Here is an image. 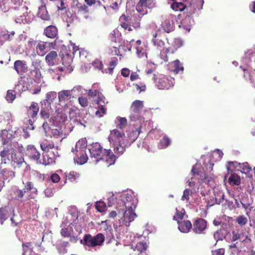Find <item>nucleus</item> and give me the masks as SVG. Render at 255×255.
Listing matches in <instances>:
<instances>
[{
  "mask_svg": "<svg viewBox=\"0 0 255 255\" xmlns=\"http://www.w3.org/2000/svg\"><path fill=\"white\" fill-rule=\"evenodd\" d=\"M88 149L90 151V156L97 158L96 161L102 160L103 157L105 156L106 161L108 164V166L114 164L116 160V156L112 152L111 149L103 148L99 142H94L89 144Z\"/></svg>",
  "mask_w": 255,
  "mask_h": 255,
  "instance_id": "f257e3e1",
  "label": "nucleus"
},
{
  "mask_svg": "<svg viewBox=\"0 0 255 255\" xmlns=\"http://www.w3.org/2000/svg\"><path fill=\"white\" fill-rule=\"evenodd\" d=\"M110 140L114 144V151L117 155H121L124 153L127 146L125 134L123 130L119 128L113 129L110 134Z\"/></svg>",
  "mask_w": 255,
  "mask_h": 255,
  "instance_id": "f03ea898",
  "label": "nucleus"
},
{
  "mask_svg": "<svg viewBox=\"0 0 255 255\" xmlns=\"http://www.w3.org/2000/svg\"><path fill=\"white\" fill-rule=\"evenodd\" d=\"M105 240V236L102 233H98L95 236L86 234L80 240V244L90 248H94V247L103 246Z\"/></svg>",
  "mask_w": 255,
  "mask_h": 255,
  "instance_id": "7ed1b4c3",
  "label": "nucleus"
},
{
  "mask_svg": "<svg viewBox=\"0 0 255 255\" xmlns=\"http://www.w3.org/2000/svg\"><path fill=\"white\" fill-rule=\"evenodd\" d=\"M14 15L16 17L15 21L17 23H28L31 22L32 15L26 5L23 2L18 7L16 11H14Z\"/></svg>",
  "mask_w": 255,
  "mask_h": 255,
  "instance_id": "20e7f679",
  "label": "nucleus"
},
{
  "mask_svg": "<svg viewBox=\"0 0 255 255\" xmlns=\"http://www.w3.org/2000/svg\"><path fill=\"white\" fill-rule=\"evenodd\" d=\"M204 3V0H189L187 4H185L187 13L185 20H191V15L195 13L197 9H201Z\"/></svg>",
  "mask_w": 255,
  "mask_h": 255,
  "instance_id": "39448f33",
  "label": "nucleus"
},
{
  "mask_svg": "<svg viewBox=\"0 0 255 255\" xmlns=\"http://www.w3.org/2000/svg\"><path fill=\"white\" fill-rule=\"evenodd\" d=\"M144 108V104L142 101L135 100L132 102L130 108V114L129 118L131 121L136 120H144L143 118L140 115V112Z\"/></svg>",
  "mask_w": 255,
  "mask_h": 255,
  "instance_id": "423d86ee",
  "label": "nucleus"
},
{
  "mask_svg": "<svg viewBox=\"0 0 255 255\" xmlns=\"http://www.w3.org/2000/svg\"><path fill=\"white\" fill-rule=\"evenodd\" d=\"M137 203V199L136 198L131 195V194H125L123 198V199L119 203L122 205L123 208L120 210L123 211L126 210H134L135 208Z\"/></svg>",
  "mask_w": 255,
  "mask_h": 255,
  "instance_id": "0eeeda50",
  "label": "nucleus"
},
{
  "mask_svg": "<svg viewBox=\"0 0 255 255\" xmlns=\"http://www.w3.org/2000/svg\"><path fill=\"white\" fill-rule=\"evenodd\" d=\"M174 78L162 75L159 77L158 81L156 82V86L159 89H169L174 86Z\"/></svg>",
  "mask_w": 255,
  "mask_h": 255,
  "instance_id": "6e6552de",
  "label": "nucleus"
},
{
  "mask_svg": "<svg viewBox=\"0 0 255 255\" xmlns=\"http://www.w3.org/2000/svg\"><path fill=\"white\" fill-rule=\"evenodd\" d=\"M16 145H18L17 141L9 143L6 146H4L3 150L0 152V155L3 160L5 162L6 158L8 159V155H11V159L12 160L13 156L16 155V151L14 148H16Z\"/></svg>",
  "mask_w": 255,
  "mask_h": 255,
  "instance_id": "1a4fd4ad",
  "label": "nucleus"
},
{
  "mask_svg": "<svg viewBox=\"0 0 255 255\" xmlns=\"http://www.w3.org/2000/svg\"><path fill=\"white\" fill-rule=\"evenodd\" d=\"M57 156H59V152L58 151V146H56L55 151L46 152L43 155V159L41 160V164L48 165L54 162Z\"/></svg>",
  "mask_w": 255,
  "mask_h": 255,
  "instance_id": "9d476101",
  "label": "nucleus"
},
{
  "mask_svg": "<svg viewBox=\"0 0 255 255\" xmlns=\"http://www.w3.org/2000/svg\"><path fill=\"white\" fill-rule=\"evenodd\" d=\"M15 176V172L11 171V170H8L7 169H3L2 170H0V191L1 190L2 187L4 186L5 180L9 181Z\"/></svg>",
  "mask_w": 255,
  "mask_h": 255,
  "instance_id": "9b49d317",
  "label": "nucleus"
},
{
  "mask_svg": "<svg viewBox=\"0 0 255 255\" xmlns=\"http://www.w3.org/2000/svg\"><path fill=\"white\" fill-rule=\"evenodd\" d=\"M27 154L31 160H35L37 164H41V154L33 145H28L27 148Z\"/></svg>",
  "mask_w": 255,
  "mask_h": 255,
  "instance_id": "f8f14e48",
  "label": "nucleus"
},
{
  "mask_svg": "<svg viewBox=\"0 0 255 255\" xmlns=\"http://www.w3.org/2000/svg\"><path fill=\"white\" fill-rule=\"evenodd\" d=\"M207 221L203 218H198L193 223V230L194 232L201 234L207 228Z\"/></svg>",
  "mask_w": 255,
  "mask_h": 255,
  "instance_id": "ddd939ff",
  "label": "nucleus"
},
{
  "mask_svg": "<svg viewBox=\"0 0 255 255\" xmlns=\"http://www.w3.org/2000/svg\"><path fill=\"white\" fill-rule=\"evenodd\" d=\"M123 215V222L126 226H129V223L132 222L136 217V214L133 210L125 209Z\"/></svg>",
  "mask_w": 255,
  "mask_h": 255,
  "instance_id": "4468645a",
  "label": "nucleus"
},
{
  "mask_svg": "<svg viewBox=\"0 0 255 255\" xmlns=\"http://www.w3.org/2000/svg\"><path fill=\"white\" fill-rule=\"evenodd\" d=\"M131 20V17L125 13H123L119 18L121 26L124 29H128V31L133 30L130 24Z\"/></svg>",
  "mask_w": 255,
  "mask_h": 255,
  "instance_id": "2eb2a0df",
  "label": "nucleus"
},
{
  "mask_svg": "<svg viewBox=\"0 0 255 255\" xmlns=\"http://www.w3.org/2000/svg\"><path fill=\"white\" fill-rule=\"evenodd\" d=\"M20 130L15 131L14 132L12 130H7V129H2L0 134V137L3 141V143H8L9 140L15 138V134L19 133Z\"/></svg>",
  "mask_w": 255,
  "mask_h": 255,
  "instance_id": "dca6fc26",
  "label": "nucleus"
},
{
  "mask_svg": "<svg viewBox=\"0 0 255 255\" xmlns=\"http://www.w3.org/2000/svg\"><path fill=\"white\" fill-rule=\"evenodd\" d=\"M14 69L20 75L25 73L28 70L26 61L16 60L14 63Z\"/></svg>",
  "mask_w": 255,
  "mask_h": 255,
  "instance_id": "f3484780",
  "label": "nucleus"
},
{
  "mask_svg": "<svg viewBox=\"0 0 255 255\" xmlns=\"http://www.w3.org/2000/svg\"><path fill=\"white\" fill-rule=\"evenodd\" d=\"M168 69L174 73L177 74L180 72H183L184 66H183L179 60L176 59L168 64Z\"/></svg>",
  "mask_w": 255,
  "mask_h": 255,
  "instance_id": "a211bd4d",
  "label": "nucleus"
},
{
  "mask_svg": "<svg viewBox=\"0 0 255 255\" xmlns=\"http://www.w3.org/2000/svg\"><path fill=\"white\" fill-rule=\"evenodd\" d=\"M88 157L85 149H80L76 156L74 157V160L79 164H83L87 162Z\"/></svg>",
  "mask_w": 255,
  "mask_h": 255,
  "instance_id": "6ab92c4d",
  "label": "nucleus"
},
{
  "mask_svg": "<svg viewBox=\"0 0 255 255\" xmlns=\"http://www.w3.org/2000/svg\"><path fill=\"white\" fill-rule=\"evenodd\" d=\"M44 34L49 38L57 37L58 29L55 25H48L44 29Z\"/></svg>",
  "mask_w": 255,
  "mask_h": 255,
  "instance_id": "aec40b11",
  "label": "nucleus"
},
{
  "mask_svg": "<svg viewBox=\"0 0 255 255\" xmlns=\"http://www.w3.org/2000/svg\"><path fill=\"white\" fill-rule=\"evenodd\" d=\"M72 58L69 54H66L62 57V64L64 66L66 72H71L73 68L71 65Z\"/></svg>",
  "mask_w": 255,
  "mask_h": 255,
  "instance_id": "412c9836",
  "label": "nucleus"
},
{
  "mask_svg": "<svg viewBox=\"0 0 255 255\" xmlns=\"http://www.w3.org/2000/svg\"><path fill=\"white\" fill-rule=\"evenodd\" d=\"M45 61L49 65H54L58 62V54L55 51H51L45 56Z\"/></svg>",
  "mask_w": 255,
  "mask_h": 255,
  "instance_id": "4be33fe9",
  "label": "nucleus"
},
{
  "mask_svg": "<svg viewBox=\"0 0 255 255\" xmlns=\"http://www.w3.org/2000/svg\"><path fill=\"white\" fill-rule=\"evenodd\" d=\"M39 111V107L38 103L33 102L31 103V105L29 106L27 110V113L28 115H30L33 119H34V118H36Z\"/></svg>",
  "mask_w": 255,
  "mask_h": 255,
  "instance_id": "5701e85b",
  "label": "nucleus"
},
{
  "mask_svg": "<svg viewBox=\"0 0 255 255\" xmlns=\"http://www.w3.org/2000/svg\"><path fill=\"white\" fill-rule=\"evenodd\" d=\"M141 126H139L138 128H136L135 129H134L131 131V132L129 133L128 138L126 139L127 145L128 143H132V142L134 141V140L136 139L139 133L141 132Z\"/></svg>",
  "mask_w": 255,
  "mask_h": 255,
  "instance_id": "b1692460",
  "label": "nucleus"
},
{
  "mask_svg": "<svg viewBox=\"0 0 255 255\" xmlns=\"http://www.w3.org/2000/svg\"><path fill=\"white\" fill-rule=\"evenodd\" d=\"M192 227L190 220H182L179 222L178 228L181 232L187 233L190 232Z\"/></svg>",
  "mask_w": 255,
  "mask_h": 255,
  "instance_id": "393cba45",
  "label": "nucleus"
},
{
  "mask_svg": "<svg viewBox=\"0 0 255 255\" xmlns=\"http://www.w3.org/2000/svg\"><path fill=\"white\" fill-rule=\"evenodd\" d=\"M161 28L164 32L169 33L172 32L174 29V25L172 21L170 19H166L162 22L161 24Z\"/></svg>",
  "mask_w": 255,
  "mask_h": 255,
  "instance_id": "a878e982",
  "label": "nucleus"
},
{
  "mask_svg": "<svg viewBox=\"0 0 255 255\" xmlns=\"http://www.w3.org/2000/svg\"><path fill=\"white\" fill-rule=\"evenodd\" d=\"M241 181V177L237 173H232L228 177V183L231 186H238L240 184Z\"/></svg>",
  "mask_w": 255,
  "mask_h": 255,
  "instance_id": "bb28decb",
  "label": "nucleus"
},
{
  "mask_svg": "<svg viewBox=\"0 0 255 255\" xmlns=\"http://www.w3.org/2000/svg\"><path fill=\"white\" fill-rule=\"evenodd\" d=\"M72 94L70 90H62L58 92V99L60 101H70Z\"/></svg>",
  "mask_w": 255,
  "mask_h": 255,
  "instance_id": "cd10ccee",
  "label": "nucleus"
},
{
  "mask_svg": "<svg viewBox=\"0 0 255 255\" xmlns=\"http://www.w3.org/2000/svg\"><path fill=\"white\" fill-rule=\"evenodd\" d=\"M40 147L42 150L47 152H50V149L54 148L55 145L53 141H49L47 139H45L40 143Z\"/></svg>",
  "mask_w": 255,
  "mask_h": 255,
  "instance_id": "c85d7f7f",
  "label": "nucleus"
},
{
  "mask_svg": "<svg viewBox=\"0 0 255 255\" xmlns=\"http://www.w3.org/2000/svg\"><path fill=\"white\" fill-rule=\"evenodd\" d=\"M118 59L117 57H112L111 58V60L109 62V67L108 68H106L103 72L105 73L112 74L113 72V70L115 68L116 65L118 64Z\"/></svg>",
  "mask_w": 255,
  "mask_h": 255,
  "instance_id": "c756f323",
  "label": "nucleus"
},
{
  "mask_svg": "<svg viewBox=\"0 0 255 255\" xmlns=\"http://www.w3.org/2000/svg\"><path fill=\"white\" fill-rule=\"evenodd\" d=\"M57 93L55 92H48L46 95V99L43 101L44 105L48 104L47 107H50L51 102H53L54 99H56Z\"/></svg>",
  "mask_w": 255,
  "mask_h": 255,
  "instance_id": "7c9ffc66",
  "label": "nucleus"
},
{
  "mask_svg": "<svg viewBox=\"0 0 255 255\" xmlns=\"http://www.w3.org/2000/svg\"><path fill=\"white\" fill-rule=\"evenodd\" d=\"M11 0H0V8L4 12L11 10Z\"/></svg>",
  "mask_w": 255,
  "mask_h": 255,
  "instance_id": "2f4dec72",
  "label": "nucleus"
},
{
  "mask_svg": "<svg viewBox=\"0 0 255 255\" xmlns=\"http://www.w3.org/2000/svg\"><path fill=\"white\" fill-rule=\"evenodd\" d=\"M38 14L39 16L45 20H49L50 16L48 14L45 6H42L39 9Z\"/></svg>",
  "mask_w": 255,
  "mask_h": 255,
  "instance_id": "473e14b6",
  "label": "nucleus"
},
{
  "mask_svg": "<svg viewBox=\"0 0 255 255\" xmlns=\"http://www.w3.org/2000/svg\"><path fill=\"white\" fill-rule=\"evenodd\" d=\"M185 213L184 208H182L181 210L176 208V212L173 216V220L177 221L179 226V222H181L180 220L182 221L184 218V215Z\"/></svg>",
  "mask_w": 255,
  "mask_h": 255,
  "instance_id": "72a5a7b5",
  "label": "nucleus"
},
{
  "mask_svg": "<svg viewBox=\"0 0 255 255\" xmlns=\"http://www.w3.org/2000/svg\"><path fill=\"white\" fill-rule=\"evenodd\" d=\"M157 33L154 34V35H153L152 42L153 43L155 46H156L157 48L158 49L161 50V49L164 47L165 42H164V41L160 40V39L157 38Z\"/></svg>",
  "mask_w": 255,
  "mask_h": 255,
  "instance_id": "f704fd0d",
  "label": "nucleus"
},
{
  "mask_svg": "<svg viewBox=\"0 0 255 255\" xmlns=\"http://www.w3.org/2000/svg\"><path fill=\"white\" fill-rule=\"evenodd\" d=\"M88 95L90 96H95L96 95L98 96V99L96 101L97 104H100L101 101H103V99H105L104 96L101 93V92L98 91V90H90L88 91Z\"/></svg>",
  "mask_w": 255,
  "mask_h": 255,
  "instance_id": "c9c22d12",
  "label": "nucleus"
},
{
  "mask_svg": "<svg viewBox=\"0 0 255 255\" xmlns=\"http://www.w3.org/2000/svg\"><path fill=\"white\" fill-rule=\"evenodd\" d=\"M142 16H140V15H137V16H135L133 18H131V26L133 27L134 28H140V21Z\"/></svg>",
  "mask_w": 255,
  "mask_h": 255,
  "instance_id": "e433bc0d",
  "label": "nucleus"
},
{
  "mask_svg": "<svg viewBox=\"0 0 255 255\" xmlns=\"http://www.w3.org/2000/svg\"><path fill=\"white\" fill-rule=\"evenodd\" d=\"M117 121L118 122L117 127L119 128L120 130H123L127 127L128 121L126 118L118 117L117 118Z\"/></svg>",
  "mask_w": 255,
  "mask_h": 255,
  "instance_id": "4c0bfd02",
  "label": "nucleus"
},
{
  "mask_svg": "<svg viewBox=\"0 0 255 255\" xmlns=\"http://www.w3.org/2000/svg\"><path fill=\"white\" fill-rule=\"evenodd\" d=\"M45 42H39L36 46V50L37 51V53L39 55H41V56H43V55L45 54V50L46 48Z\"/></svg>",
  "mask_w": 255,
  "mask_h": 255,
  "instance_id": "58836bf2",
  "label": "nucleus"
},
{
  "mask_svg": "<svg viewBox=\"0 0 255 255\" xmlns=\"http://www.w3.org/2000/svg\"><path fill=\"white\" fill-rule=\"evenodd\" d=\"M171 139L167 136H164L160 140L159 147L160 148H165L171 143Z\"/></svg>",
  "mask_w": 255,
  "mask_h": 255,
  "instance_id": "ea45409f",
  "label": "nucleus"
},
{
  "mask_svg": "<svg viewBox=\"0 0 255 255\" xmlns=\"http://www.w3.org/2000/svg\"><path fill=\"white\" fill-rule=\"evenodd\" d=\"M172 9L174 10H179V11H183L185 10V4L182 2H178V1H173V3L171 5Z\"/></svg>",
  "mask_w": 255,
  "mask_h": 255,
  "instance_id": "a19ab883",
  "label": "nucleus"
},
{
  "mask_svg": "<svg viewBox=\"0 0 255 255\" xmlns=\"http://www.w3.org/2000/svg\"><path fill=\"white\" fill-rule=\"evenodd\" d=\"M43 102L42 103V107L41 108L40 116L42 119L47 120L48 119L50 116V114L49 113L48 107L46 108V107H43Z\"/></svg>",
  "mask_w": 255,
  "mask_h": 255,
  "instance_id": "79ce46f5",
  "label": "nucleus"
},
{
  "mask_svg": "<svg viewBox=\"0 0 255 255\" xmlns=\"http://www.w3.org/2000/svg\"><path fill=\"white\" fill-rule=\"evenodd\" d=\"M24 190L26 191H30L32 193H37V190L34 187L32 182H27L24 184Z\"/></svg>",
  "mask_w": 255,
  "mask_h": 255,
  "instance_id": "37998d69",
  "label": "nucleus"
},
{
  "mask_svg": "<svg viewBox=\"0 0 255 255\" xmlns=\"http://www.w3.org/2000/svg\"><path fill=\"white\" fill-rule=\"evenodd\" d=\"M12 121L11 114L9 112H2L0 114V123L3 121Z\"/></svg>",
  "mask_w": 255,
  "mask_h": 255,
  "instance_id": "c03bdc74",
  "label": "nucleus"
},
{
  "mask_svg": "<svg viewBox=\"0 0 255 255\" xmlns=\"http://www.w3.org/2000/svg\"><path fill=\"white\" fill-rule=\"evenodd\" d=\"M51 133L54 137L58 138L59 137L61 138V140L63 139V133L61 129H56V128H52L51 130Z\"/></svg>",
  "mask_w": 255,
  "mask_h": 255,
  "instance_id": "a18cd8bd",
  "label": "nucleus"
},
{
  "mask_svg": "<svg viewBox=\"0 0 255 255\" xmlns=\"http://www.w3.org/2000/svg\"><path fill=\"white\" fill-rule=\"evenodd\" d=\"M23 0H11V10L14 14V10L17 9L18 6H20Z\"/></svg>",
  "mask_w": 255,
  "mask_h": 255,
  "instance_id": "49530a36",
  "label": "nucleus"
},
{
  "mask_svg": "<svg viewBox=\"0 0 255 255\" xmlns=\"http://www.w3.org/2000/svg\"><path fill=\"white\" fill-rule=\"evenodd\" d=\"M32 174L38 181H42L44 180V174L40 173V172L37 171V170H32Z\"/></svg>",
  "mask_w": 255,
  "mask_h": 255,
  "instance_id": "de8ad7c7",
  "label": "nucleus"
},
{
  "mask_svg": "<svg viewBox=\"0 0 255 255\" xmlns=\"http://www.w3.org/2000/svg\"><path fill=\"white\" fill-rule=\"evenodd\" d=\"M96 209L99 211V212H104L106 208V205L104 201H97L95 205Z\"/></svg>",
  "mask_w": 255,
  "mask_h": 255,
  "instance_id": "09e8293b",
  "label": "nucleus"
},
{
  "mask_svg": "<svg viewBox=\"0 0 255 255\" xmlns=\"http://www.w3.org/2000/svg\"><path fill=\"white\" fill-rule=\"evenodd\" d=\"M147 246L146 243L143 242H138L135 245V249L138 251L139 253L146 251Z\"/></svg>",
  "mask_w": 255,
  "mask_h": 255,
  "instance_id": "8fccbe9b",
  "label": "nucleus"
},
{
  "mask_svg": "<svg viewBox=\"0 0 255 255\" xmlns=\"http://www.w3.org/2000/svg\"><path fill=\"white\" fill-rule=\"evenodd\" d=\"M236 222L240 226H244L248 223V218L244 215H240L236 219Z\"/></svg>",
  "mask_w": 255,
  "mask_h": 255,
  "instance_id": "3c124183",
  "label": "nucleus"
},
{
  "mask_svg": "<svg viewBox=\"0 0 255 255\" xmlns=\"http://www.w3.org/2000/svg\"><path fill=\"white\" fill-rule=\"evenodd\" d=\"M16 97L15 93L12 90H7L6 99L9 102H12Z\"/></svg>",
  "mask_w": 255,
  "mask_h": 255,
  "instance_id": "603ef678",
  "label": "nucleus"
},
{
  "mask_svg": "<svg viewBox=\"0 0 255 255\" xmlns=\"http://www.w3.org/2000/svg\"><path fill=\"white\" fill-rule=\"evenodd\" d=\"M104 114H106V109L103 105L99 106L98 110L96 112V116L101 118Z\"/></svg>",
  "mask_w": 255,
  "mask_h": 255,
  "instance_id": "864d4df0",
  "label": "nucleus"
},
{
  "mask_svg": "<svg viewBox=\"0 0 255 255\" xmlns=\"http://www.w3.org/2000/svg\"><path fill=\"white\" fill-rule=\"evenodd\" d=\"M78 176L79 174L74 171L70 172L66 174V177L71 181H75Z\"/></svg>",
  "mask_w": 255,
  "mask_h": 255,
  "instance_id": "5fc2aeb1",
  "label": "nucleus"
},
{
  "mask_svg": "<svg viewBox=\"0 0 255 255\" xmlns=\"http://www.w3.org/2000/svg\"><path fill=\"white\" fill-rule=\"evenodd\" d=\"M187 21L190 22V20H186L185 17V18L182 20L180 25H179V27H181L187 31H190L191 29V24H186Z\"/></svg>",
  "mask_w": 255,
  "mask_h": 255,
  "instance_id": "6e6d98bb",
  "label": "nucleus"
},
{
  "mask_svg": "<svg viewBox=\"0 0 255 255\" xmlns=\"http://www.w3.org/2000/svg\"><path fill=\"white\" fill-rule=\"evenodd\" d=\"M93 66L96 68L98 69L99 70H102L104 68V64L102 61H100L99 59L95 60L92 63Z\"/></svg>",
  "mask_w": 255,
  "mask_h": 255,
  "instance_id": "4d7b16f0",
  "label": "nucleus"
},
{
  "mask_svg": "<svg viewBox=\"0 0 255 255\" xmlns=\"http://www.w3.org/2000/svg\"><path fill=\"white\" fill-rule=\"evenodd\" d=\"M15 198L19 199L23 197L26 191L25 190V187L23 189H16L15 191Z\"/></svg>",
  "mask_w": 255,
  "mask_h": 255,
  "instance_id": "13d9d810",
  "label": "nucleus"
},
{
  "mask_svg": "<svg viewBox=\"0 0 255 255\" xmlns=\"http://www.w3.org/2000/svg\"><path fill=\"white\" fill-rule=\"evenodd\" d=\"M12 160L18 166H20L22 164H26L24 161L23 158H22V156L17 158L16 155L15 156H13Z\"/></svg>",
  "mask_w": 255,
  "mask_h": 255,
  "instance_id": "bf43d9fd",
  "label": "nucleus"
},
{
  "mask_svg": "<svg viewBox=\"0 0 255 255\" xmlns=\"http://www.w3.org/2000/svg\"><path fill=\"white\" fill-rule=\"evenodd\" d=\"M183 44V42L181 40V39L180 38H175L174 40L173 41V45L174 48H175L176 49L178 48L181 47V46Z\"/></svg>",
  "mask_w": 255,
  "mask_h": 255,
  "instance_id": "052dcab7",
  "label": "nucleus"
},
{
  "mask_svg": "<svg viewBox=\"0 0 255 255\" xmlns=\"http://www.w3.org/2000/svg\"><path fill=\"white\" fill-rule=\"evenodd\" d=\"M60 234L63 237H68L70 236V232L67 227H63L60 231Z\"/></svg>",
  "mask_w": 255,
  "mask_h": 255,
  "instance_id": "680f3d73",
  "label": "nucleus"
},
{
  "mask_svg": "<svg viewBox=\"0 0 255 255\" xmlns=\"http://www.w3.org/2000/svg\"><path fill=\"white\" fill-rule=\"evenodd\" d=\"M135 86L136 90L139 91V92L145 91L146 89V86L144 83H139V84H133Z\"/></svg>",
  "mask_w": 255,
  "mask_h": 255,
  "instance_id": "e2e57ef3",
  "label": "nucleus"
},
{
  "mask_svg": "<svg viewBox=\"0 0 255 255\" xmlns=\"http://www.w3.org/2000/svg\"><path fill=\"white\" fill-rule=\"evenodd\" d=\"M56 120L60 123H63L67 119L66 116L63 114H59L55 117Z\"/></svg>",
  "mask_w": 255,
  "mask_h": 255,
  "instance_id": "0e129e2a",
  "label": "nucleus"
},
{
  "mask_svg": "<svg viewBox=\"0 0 255 255\" xmlns=\"http://www.w3.org/2000/svg\"><path fill=\"white\" fill-rule=\"evenodd\" d=\"M79 103L83 107L88 106V100L86 97H79Z\"/></svg>",
  "mask_w": 255,
  "mask_h": 255,
  "instance_id": "69168bd1",
  "label": "nucleus"
},
{
  "mask_svg": "<svg viewBox=\"0 0 255 255\" xmlns=\"http://www.w3.org/2000/svg\"><path fill=\"white\" fill-rule=\"evenodd\" d=\"M32 73L34 74V76L37 79V80H39L42 77L41 71L39 68H35L34 70H32Z\"/></svg>",
  "mask_w": 255,
  "mask_h": 255,
  "instance_id": "338daca9",
  "label": "nucleus"
},
{
  "mask_svg": "<svg viewBox=\"0 0 255 255\" xmlns=\"http://www.w3.org/2000/svg\"><path fill=\"white\" fill-rule=\"evenodd\" d=\"M240 168L244 170V172H250L251 170H252V167H250L248 163L247 162H246L245 163H244L240 165Z\"/></svg>",
  "mask_w": 255,
  "mask_h": 255,
  "instance_id": "774afa93",
  "label": "nucleus"
}]
</instances>
